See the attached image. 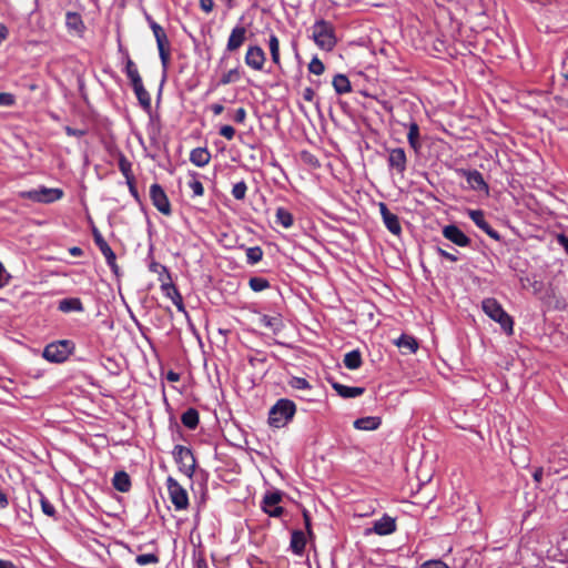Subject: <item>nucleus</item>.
I'll return each instance as SVG.
<instances>
[{"label": "nucleus", "instance_id": "1", "mask_svg": "<svg viewBox=\"0 0 568 568\" xmlns=\"http://www.w3.org/2000/svg\"><path fill=\"white\" fill-rule=\"evenodd\" d=\"M311 30V38L320 49L332 51L337 44L335 28L332 22L325 19H318L313 23Z\"/></svg>", "mask_w": 568, "mask_h": 568}, {"label": "nucleus", "instance_id": "2", "mask_svg": "<svg viewBox=\"0 0 568 568\" xmlns=\"http://www.w3.org/2000/svg\"><path fill=\"white\" fill-rule=\"evenodd\" d=\"M296 405L288 398H280L268 412V425L274 428L285 427L294 417Z\"/></svg>", "mask_w": 568, "mask_h": 568}, {"label": "nucleus", "instance_id": "3", "mask_svg": "<svg viewBox=\"0 0 568 568\" xmlns=\"http://www.w3.org/2000/svg\"><path fill=\"white\" fill-rule=\"evenodd\" d=\"M75 351V343L71 339H59L47 344L42 351V357L52 364H62Z\"/></svg>", "mask_w": 568, "mask_h": 568}, {"label": "nucleus", "instance_id": "4", "mask_svg": "<svg viewBox=\"0 0 568 568\" xmlns=\"http://www.w3.org/2000/svg\"><path fill=\"white\" fill-rule=\"evenodd\" d=\"M481 308L489 318H491L493 321L497 322L500 325V327L507 335H513L514 321L496 298H485L481 302Z\"/></svg>", "mask_w": 568, "mask_h": 568}, {"label": "nucleus", "instance_id": "5", "mask_svg": "<svg viewBox=\"0 0 568 568\" xmlns=\"http://www.w3.org/2000/svg\"><path fill=\"white\" fill-rule=\"evenodd\" d=\"M64 192L60 187H48L40 185L37 189L20 191L18 196L23 200H30L34 203L51 204L61 200Z\"/></svg>", "mask_w": 568, "mask_h": 568}, {"label": "nucleus", "instance_id": "6", "mask_svg": "<svg viewBox=\"0 0 568 568\" xmlns=\"http://www.w3.org/2000/svg\"><path fill=\"white\" fill-rule=\"evenodd\" d=\"M172 455L179 466V470L191 478L196 467V459L192 450L189 447L175 445Z\"/></svg>", "mask_w": 568, "mask_h": 568}, {"label": "nucleus", "instance_id": "7", "mask_svg": "<svg viewBox=\"0 0 568 568\" xmlns=\"http://www.w3.org/2000/svg\"><path fill=\"white\" fill-rule=\"evenodd\" d=\"M154 38L156 41L161 64L163 68V77H162V81H161L159 92H158V102H159L161 99L162 88H163V84L166 79V71H168L169 62H170V50H169L170 42H169L168 36L164 31L159 33V36H154Z\"/></svg>", "mask_w": 568, "mask_h": 568}, {"label": "nucleus", "instance_id": "8", "mask_svg": "<svg viewBox=\"0 0 568 568\" xmlns=\"http://www.w3.org/2000/svg\"><path fill=\"white\" fill-rule=\"evenodd\" d=\"M166 486L170 499L176 510L186 509L189 506V496L186 490L173 477L166 479Z\"/></svg>", "mask_w": 568, "mask_h": 568}, {"label": "nucleus", "instance_id": "9", "mask_svg": "<svg viewBox=\"0 0 568 568\" xmlns=\"http://www.w3.org/2000/svg\"><path fill=\"white\" fill-rule=\"evenodd\" d=\"M282 500V493L278 490L268 491L264 495L261 508L270 517L278 518L284 514V508L278 504Z\"/></svg>", "mask_w": 568, "mask_h": 568}, {"label": "nucleus", "instance_id": "10", "mask_svg": "<svg viewBox=\"0 0 568 568\" xmlns=\"http://www.w3.org/2000/svg\"><path fill=\"white\" fill-rule=\"evenodd\" d=\"M150 199L152 201V204L162 214L170 215L172 213L169 197H168L164 189L160 184L154 183L151 185Z\"/></svg>", "mask_w": 568, "mask_h": 568}, {"label": "nucleus", "instance_id": "11", "mask_svg": "<svg viewBox=\"0 0 568 568\" xmlns=\"http://www.w3.org/2000/svg\"><path fill=\"white\" fill-rule=\"evenodd\" d=\"M443 235L459 247L469 246L471 243V240L455 224L444 226Z\"/></svg>", "mask_w": 568, "mask_h": 568}, {"label": "nucleus", "instance_id": "12", "mask_svg": "<svg viewBox=\"0 0 568 568\" xmlns=\"http://www.w3.org/2000/svg\"><path fill=\"white\" fill-rule=\"evenodd\" d=\"M266 57L265 52L260 45H250L247 48L244 61L247 67L253 70L261 71L265 63Z\"/></svg>", "mask_w": 568, "mask_h": 568}, {"label": "nucleus", "instance_id": "13", "mask_svg": "<svg viewBox=\"0 0 568 568\" xmlns=\"http://www.w3.org/2000/svg\"><path fill=\"white\" fill-rule=\"evenodd\" d=\"M468 216L476 224V226L484 231L489 237L496 241L500 240V234L486 221L484 211L469 210Z\"/></svg>", "mask_w": 568, "mask_h": 568}, {"label": "nucleus", "instance_id": "14", "mask_svg": "<svg viewBox=\"0 0 568 568\" xmlns=\"http://www.w3.org/2000/svg\"><path fill=\"white\" fill-rule=\"evenodd\" d=\"M65 27L71 34L77 37H82L87 29L82 16L74 11L65 12Z\"/></svg>", "mask_w": 568, "mask_h": 568}, {"label": "nucleus", "instance_id": "15", "mask_svg": "<svg viewBox=\"0 0 568 568\" xmlns=\"http://www.w3.org/2000/svg\"><path fill=\"white\" fill-rule=\"evenodd\" d=\"M379 211L386 229L390 233L398 235L402 231L398 216L390 212L385 203H379Z\"/></svg>", "mask_w": 568, "mask_h": 568}, {"label": "nucleus", "instance_id": "16", "mask_svg": "<svg viewBox=\"0 0 568 568\" xmlns=\"http://www.w3.org/2000/svg\"><path fill=\"white\" fill-rule=\"evenodd\" d=\"M467 183L470 189L477 192H485L488 194L489 186L485 182L483 174L477 170L464 171Z\"/></svg>", "mask_w": 568, "mask_h": 568}, {"label": "nucleus", "instance_id": "17", "mask_svg": "<svg viewBox=\"0 0 568 568\" xmlns=\"http://www.w3.org/2000/svg\"><path fill=\"white\" fill-rule=\"evenodd\" d=\"M388 166L390 170H395L397 173H403L405 171L406 154L403 149L396 148L389 151Z\"/></svg>", "mask_w": 568, "mask_h": 568}, {"label": "nucleus", "instance_id": "18", "mask_svg": "<svg viewBox=\"0 0 568 568\" xmlns=\"http://www.w3.org/2000/svg\"><path fill=\"white\" fill-rule=\"evenodd\" d=\"M394 343L405 355L416 353L419 347L416 337L406 333H403Z\"/></svg>", "mask_w": 568, "mask_h": 568}, {"label": "nucleus", "instance_id": "19", "mask_svg": "<svg viewBox=\"0 0 568 568\" xmlns=\"http://www.w3.org/2000/svg\"><path fill=\"white\" fill-rule=\"evenodd\" d=\"M246 29L243 26H236L232 29L227 40L226 50L232 52L237 50L245 41Z\"/></svg>", "mask_w": 568, "mask_h": 568}, {"label": "nucleus", "instance_id": "20", "mask_svg": "<svg viewBox=\"0 0 568 568\" xmlns=\"http://www.w3.org/2000/svg\"><path fill=\"white\" fill-rule=\"evenodd\" d=\"M132 89L134 91V94L139 101V104L141 108L146 112L151 113L152 105H151V95L148 92V90L144 88L143 82L140 81L135 84H132Z\"/></svg>", "mask_w": 568, "mask_h": 568}, {"label": "nucleus", "instance_id": "21", "mask_svg": "<svg viewBox=\"0 0 568 568\" xmlns=\"http://www.w3.org/2000/svg\"><path fill=\"white\" fill-rule=\"evenodd\" d=\"M58 310L65 314L73 312L82 313L84 312V306L79 297H67L58 302Z\"/></svg>", "mask_w": 568, "mask_h": 568}, {"label": "nucleus", "instance_id": "22", "mask_svg": "<svg viewBox=\"0 0 568 568\" xmlns=\"http://www.w3.org/2000/svg\"><path fill=\"white\" fill-rule=\"evenodd\" d=\"M333 389L343 398H356L364 394V387H353L338 382H331Z\"/></svg>", "mask_w": 568, "mask_h": 568}, {"label": "nucleus", "instance_id": "23", "mask_svg": "<svg viewBox=\"0 0 568 568\" xmlns=\"http://www.w3.org/2000/svg\"><path fill=\"white\" fill-rule=\"evenodd\" d=\"M395 519L389 516H383L381 519L375 520L373 531L379 536H386L395 531Z\"/></svg>", "mask_w": 568, "mask_h": 568}, {"label": "nucleus", "instance_id": "24", "mask_svg": "<svg viewBox=\"0 0 568 568\" xmlns=\"http://www.w3.org/2000/svg\"><path fill=\"white\" fill-rule=\"evenodd\" d=\"M305 547H306L305 534L300 529L293 530L291 534V542H290L291 551L296 556H302L305 551Z\"/></svg>", "mask_w": 568, "mask_h": 568}, {"label": "nucleus", "instance_id": "25", "mask_svg": "<svg viewBox=\"0 0 568 568\" xmlns=\"http://www.w3.org/2000/svg\"><path fill=\"white\" fill-rule=\"evenodd\" d=\"M258 323L261 326L271 329L274 334L280 333L284 327L280 315L271 316L263 314L260 316Z\"/></svg>", "mask_w": 568, "mask_h": 568}, {"label": "nucleus", "instance_id": "26", "mask_svg": "<svg viewBox=\"0 0 568 568\" xmlns=\"http://www.w3.org/2000/svg\"><path fill=\"white\" fill-rule=\"evenodd\" d=\"M211 153L206 148H195L190 153V161L197 168H203L209 164Z\"/></svg>", "mask_w": 568, "mask_h": 568}, {"label": "nucleus", "instance_id": "27", "mask_svg": "<svg viewBox=\"0 0 568 568\" xmlns=\"http://www.w3.org/2000/svg\"><path fill=\"white\" fill-rule=\"evenodd\" d=\"M519 281L523 288L531 290L535 295H540L544 291L545 284L536 275L521 276Z\"/></svg>", "mask_w": 568, "mask_h": 568}, {"label": "nucleus", "instance_id": "28", "mask_svg": "<svg viewBox=\"0 0 568 568\" xmlns=\"http://www.w3.org/2000/svg\"><path fill=\"white\" fill-rule=\"evenodd\" d=\"M113 487L121 493H128L131 488V478L124 470H119L112 478Z\"/></svg>", "mask_w": 568, "mask_h": 568}, {"label": "nucleus", "instance_id": "29", "mask_svg": "<svg viewBox=\"0 0 568 568\" xmlns=\"http://www.w3.org/2000/svg\"><path fill=\"white\" fill-rule=\"evenodd\" d=\"M381 418L376 416H366L357 418L354 422V427L361 430H375L381 426Z\"/></svg>", "mask_w": 568, "mask_h": 568}, {"label": "nucleus", "instance_id": "30", "mask_svg": "<svg viewBox=\"0 0 568 568\" xmlns=\"http://www.w3.org/2000/svg\"><path fill=\"white\" fill-rule=\"evenodd\" d=\"M333 88L336 94H345L352 91V85L348 78L345 74L337 73L334 75L332 81Z\"/></svg>", "mask_w": 568, "mask_h": 568}, {"label": "nucleus", "instance_id": "31", "mask_svg": "<svg viewBox=\"0 0 568 568\" xmlns=\"http://www.w3.org/2000/svg\"><path fill=\"white\" fill-rule=\"evenodd\" d=\"M92 235H93V241H94L95 245L99 247V250L102 253V255L104 256V258L112 257V254H114L113 250L106 243V241L104 240V237L102 236V234L100 233V231L97 227H93Z\"/></svg>", "mask_w": 568, "mask_h": 568}, {"label": "nucleus", "instance_id": "32", "mask_svg": "<svg viewBox=\"0 0 568 568\" xmlns=\"http://www.w3.org/2000/svg\"><path fill=\"white\" fill-rule=\"evenodd\" d=\"M181 422L186 428H189L191 430L195 429L200 423L199 412L193 407L187 408L182 414Z\"/></svg>", "mask_w": 568, "mask_h": 568}, {"label": "nucleus", "instance_id": "33", "mask_svg": "<svg viewBox=\"0 0 568 568\" xmlns=\"http://www.w3.org/2000/svg\"><path fill=\"white\" fill-rule=\"evenodd\" d=\"M275 222L284 229H290L294 224V216L288 210L280 206L276 209Z\"/></svg>", "mask_w": 568, "mask_h": 568}, {"label": "nucleus", "instance_id": "34", "mask_svg": "<svg viewBox=\"0 0 568 568\" xmlns=\"http://www.w3.org/2000/svg\"><path fill=\"white\" fill-rule=\"evenodd\" d=\"M343 362L346 368L351 371L358 369L363 364L359 349H353L346 353Z\"/></svg>", "mask_w": 568, "mask_h": 568}, {"label": "nucleus", "instance_id": "35", "mask_svg": "<svg viewBox=\"0 0 568 568\" xmlns=\"http://www.w3.org/2000/svg\"><path fill=\"white\" fill-rule=\"evenodd\" d=\"M124 72H125L128 79L130 80L131 85L142 81V78L139 73V70H138L135 63L129 55H126Z\"/></svg>", "mask_w": 568, "mask_h": 568}, {"label": "nucleus", "instance_id": "36", "mask_svg": "<svg viewBox=\"0 0 568 568\" xmlns=\"http://www.w3.org/2000/svg\"><path fill=\"white\" fill-rule=\"evenodd\" d=\"M268 48H270L271 58H272L273 63L276 65H280L281 64L280 41H278V38L274 33H271V36H270Z\"/></svg>", "mask_w": 568, "mask_h": 568}, {"label": "nucleus", "instance_id": "37", "mask_svg": "<svg viewBox=\"0 0 568 568\" xmlns=\"http://www.w3.org/2000/svg\"><path fill=\"white\" fill-rule=\"evenodd\" d=\"M263 258V250L260 246L246 248V262L250 265L258 263Z\"/></svg>", "mask_w": 568, "mask_h": 568}, {"label": "nucleus", "instance_id": "38", "mask_svg": "<svg viewBox=\"0 0 568 568\" xmlns=\"http://www.w3.org/2000/svg\"><path fill=\"white\" fill-rule=\"evenodd\" d=\"M248 286L254 292H262L271 286L268 280L260 276L251 277L248 281Z\"/></svg>", "mask_w": 568, "mask_h": 568}, {"label": "nucleus", "instance_id": "39", "mask_svg": "<svg viewBox=\"0 0 568 568\" xmlns=\"http://www.w3.org/2000/svg\"><path fill=\"white\" fill-rule=\"evenodd\" d=\"M162 293L174 303L176 301V295H181L178 287L172 282H163L161 284Z\"/></svg>", "mask_w": 568, "mask_h": 568}, {"label": "nucleus", "instance_id": "40", "mask_svg": "<svg viewBox=\"0 0 568 568\" xmlns=\"http://www.w3.org/2000/svg\"><path fill=\"white\" fill-rule=\"evenodd\" d=\"M149 270H150V272H152V273H156V274H159V280H160L162 283L164 282V278H163V276H164V275H165V277H166L168 280H171L170 272H169L168 267H166V266H164V265H162V264H160V263H158V262H155V261H152V262L150 263V265H149Z\"/></svg>", "mask_w": 568, "mask_h": 568}, {"label": "nucleus", "instance_id": "41", "mask_svg": "<svg viewBox=\"0 0 568 568\" xmlns=\"http://www.w3.org/2000/svg\"><path fill=\"white\" fill-rule=\"evenodd\" d=\"M239 79H240V70H239V68H234V69L229 70L226 73H224L221 77V79L219 81V85H226L232 82H236Z\"/></svg>", "mask_w": 568, "mask_h": 568}, {"label": "nucleus", "instance_id": "42", "mask_svg": "<svg viewBox=\"0 0 568 568\" xmlns=\"http://www.w3.org/2000/svg\"><path fill=\"white\" fill-rule=\"evenodd\" d=\"M247 191V184L244 180L235 183L232 187V195L235 200H244Z\"/></svg>", "mask_w": 568, "mask_h": 568}, {"label": "nucleus", "instance_id": "43", "mask_svg": "<svg viewBox=\"0 0 568 568\" xmlns=\"http://www.w3.org/2000/svg\"><path fill=\"white\" fill-rule=\"evenodd\" d=\"M118 164H119V170L121 171V173L123 174V176L126 180L133 179L132 178V169H131L132 164L123 154H121Z\"/></svg>", "mask_w": 568, "mask_h": 568}, {"label": "nucleus", "instance_id": "44", "mask_svg": "<svg viewBox=\"0 0 568 568\" xmlns=\"http://www.w3.org/2000/svg\"><path fill=\"white\" fill-rule=\"evenodd\" d=\"M191 176L193 178L189 183V187L193 191L194 196H201L204 193V186L201 181L196 179L197 173L191 172Z\"/></svg>", "mask_w": 568, "mask_h": 568}, {"label": "nucleus", "instance_id": "45", "mask_svg": "<svg viewBox=\"0 0 568 568\" xmlns=\"http://www.w3.org/2000/svg\"><path fill=\"white\" fill-rule=\"evenodd\" d=\"M408 142L410 146L414 150H417V146L419 145L418 139H419V128L416 123H412L408 131Z\"/></svg>", "mask_w": 568, "mask_h": 568}, {"label": "nucleus", "instance_id": "46", "mask_svg": "<svg viewBox=\"0 0 568 568\" xmlns=\"http://www.w3.org/2000/svg\"><path fill=\"white\" fill-rule=\"evenodd\" d=\"M38 494L40 495V504L43 514L54 518L57 515L54 506L45 498V496L41 491H38Z\"/></svg>", "mask_w": 568, "mask_h": 568}, {"label": "nucleus", "instance_id": "47", "mask_svg": "<svg viewBox=\"0 0 568 568\" xmlns=\"http://www.w3.org/2000/svg\"><path fill=\"white\" fill-rule=\"evenodd\" d=\"M308 71L315 75H321L325 71V65L317 55H314L308 63Z\"/></svg>", "mask_w": 568, "mask_h": 568}, {"label": "nucleus", "instance_id": "48", "mask_svg": "<svg viewBox=\"0 0 568 568\" xmlns=\"http://www.w3.org/2000/svg\"><path fill=\"white\" fill-rule=\"evenodd\" d=\"M159 556L155 554H142L138 555L135 557V562L140 566H146L150 564H158L159 562Z\"/></svg>", "mask_w": 568, "mask_h": 568}, {"label": "nucleus", "instance_id": "49", "mask_svg": "<svg viewBox=\"0 0 568 568\" xmlns=\"http://www.w3.org/2000/svg\"><path fill=\"white\" fill-rule=\"evenodd\" d=\"M288 385L294 389H311V384L303 377L293 376L288 381Z\"/></svg>", "mask_w": 568, "mask_h": 568}, {"label": "nucleus", "instance_id": "50", "mask_svg": "<svg viewBox=\"0 0 568 568\" xmlns=\"http://www.w3.org/2000/svg\"><path fill=\"white\" fill-rule=\"evenodd\" d=\"M16 104V97L9 92H0V106H13Z\"/></svg>", "mask_w": 568, "mask_h": 568}, {"label": "nucleus", "instance_id": "51", "mask_svg": "<svg viewBox=\"0 0 568 568\" xmlns=\"http://www.w3.org/2000/svg\"><path fill=\"white\" fill-rule=\"evenodd\" d=\"M220 135L227 140H232L235 136V129L232 125H222L219 131Z\"/></svg>", "mask_w": 568, "mask_h": 568}, {"label": "nucleus", "instance_id": "52", "mask_svg": "<svg viewBox=\"0 0 568 568\" xmlns=\"http://www.w3.org/2000/svg\"><path fill=\"white\" fill-rule=\"evenodd\" d=\"M11 280V275L4 268L3 264L0 262V288L7 286Z\"/></svg>", "mask_w": 568, "mask_h": 568}, {"label": "nucleus", "instance_id": "53", "mask_svg": "<svg viewBox=\"0 0 568 568\" xmlns=\"http://www.w3.org/2000/svg\"><path fill=\"white\" fill-rule=\"evenodd\" d=\"M303 99L307 102H314L316 108L320 106V102L315 101V91L312 88H305L303 91Z\"/></svg>", "mask_w": 568, "mask_h": 568}, {"label": "nucleus", "instance_id": "54", "mask_svg": "<svg viewBox=\"0 0 568 568\" xmlns=\"http://www.w3.org/2000/svg\"><path fill=\"white\" fill-rule=\"evenodd\" d=\"M436 251L442 257L449 260L450 262H457L459 260L458 255L449 253L439 246L436 247Z\"/></svg>", "mask_w": 568, "mask_h": 568}, {"label": "nucleus", "instance_id": "55", "mask_svg": "<svg viewBox=\"0 0 568 568\" xmlns=\"http://www.w3.org/2000/svg\"><path fill=\"white\" fill-rule=\"evenodd\" d=\"M146 20L153 32V36H159V33L164 31L163 28L158 22H155L150 16H146Z\"/></svg>", "mask_w": 568, "mask_h": 568}, {"label": "nucleus", "instance_id": "56", "mask_svg": "<svg viewBox=\"0 0 568 568\" xmlns=\"http://www.w3.org/2000/svg\"><path fill=\"white\" fill-rule=\"evenodd\" d=\"M246 119V110L244 108H239L235 110L233 120L236 123H243Z\"/></svg>", "mask_w": 568, "mask_h": 568}, {"label": "nucleus", "instance_id": "57", "mask_svg": "<svg viewBox=\"0 0 568 568\" xmlns=\"http://www.w3.org/2000/svg\"><path fill=\"white\" fill-rule=\"evenodd\" d=\"M64 132L69 136H77V138H81V136H83L85 134V132L83 130L74 129L72 126H65L64 128Z\"/></svg>", "mask_w": 568, "mask_h": 568}, {"label": "nucleus", "instance_id": "58", "mask_svg": "<svg viewBox=\"0 0 568 568\" xmlns=\"http://www.w3.org/2000/svg\"><path fill=\"white\" fill-rule=\"evenodd\" d=\"M105 262L108 264V266L111 268V271L118 275L119 274V265L116 264V256H115V253L112 254V257L110 258H105Z\"/></svg>", "mask_w": 568, "mask_h": 568}, {"label": "nucleus", "instance_id": "59", "mask_svg": "<svg viewBox=\"0 0 568 568\" xmlns=\"http://www.w3.org/2000/svg\"><path fill=\"white\" fill-rule=\"evenodd\" d=\"M428 568H450L440 559H428Z\"/></svg>", "mask_w": 568, "mask_h": 568}, {"label": "nucleus", "instance_id": "60", "mask_svg": "<svg viewBox=\"0 0 568 568\" xmlns=\"http://www.w3.org/2000/svg\"><path fill=\"white\" fill-rule=\"evenodd\" d=\"M200 8L204 12L210 13L214 8V1L213 0H200Z\"/></svg>", "mask_w": 568, "mask_h": 568}, {"label": "nucleus", "instance_id": "61", "mask_svg": "<svg viewBox=\"0 0 568 568\" xmlns=\"http://www.w3.org/2000/svg\"><path fill=\"white\" fill-rule=\"evenodd\" d=\"M557 243L565 250L568 254V236L565 234L557 235Z\"/></svg>", "mask_w": 568, "mask_h": 568}, {"label": "nucleus", "instance_id": "62", "mask_svg": "<svg viewBox=\"0 0 568 568\" xmlns=\"http://www.w3.org/2000/svg\"><path fill=\"white\" fill-rule=\"evenodd\" d=\"M179 312L186 314L182 295H176V301L173 303Z\"/></svg>", "mask_w": 568, "mask_h": 568}, {"label": "nucleus", "instance_id": "63", "mask_svg": "<svg viewBox=\"0 0 568 568\" xmlns=\"http://www.w3.org/2000/svg\"><path fill=\"white\" fill-rule=\"evenodd\" d=\"M126 183H128L129 191H130L131 195L134 199L139 200V192H138L136 186H135V184L133 182V179L126 180Z\"/></svg>", "mask_w": 568, "mask_h": 568}, {"label": "nucleus", "instance_id": "64", "mask_svg": "<svg viewBox=\"0 0 568 568\" xmlns=\"http://www.w3.org/2000/svg\"><path fill=\"white\" fill-rule=\"evenodd\" d=\"M542 476L544 469L541 467L536 468L535 471L532 473V478L537 484L541 483Z\"/></svg>", "mask_w": 568, "mask_h": 568}]
</instances>
